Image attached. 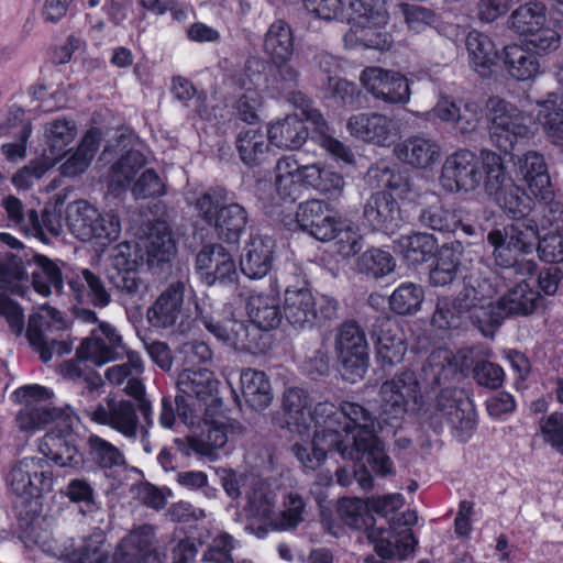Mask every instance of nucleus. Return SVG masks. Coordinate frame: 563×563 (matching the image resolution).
Here are the masks:
<instances>
[{
  "label": "nucleus",
  "mask_w": 563,
  "mask_h": 563,
  "mask_svg": "<svg viewBox=\"0 0 563 563\" xmlns=\"http://www.w3.org/2000/svg\"><path fill=\"white\" fill-rule=\"evenodd\" d=\"M144 247L145 261L150 268L158 267L170 261L176 252V246L166 222L156 221L150 225Z\"/></svg>",
  "instance_id": "e433bc0d"
},
{
  "label": "nucleus",
  "mask_w": 563,
  "mask_h": 563,
  "mask_svg": "<svg viewBox=\"0 0 563 563\" xmlns=\"http://www.w3.org/2000/svg\"><path fill=\"white\" fill-rule=\"evenodd\" d=\"M349 8L351 16L347 21L351 25L368 21L376 24L387 23L389 19L384 0H349Z\"/></svg>",
  "instance_id": "338daca9"
},
{
  "label": "nucleus",
  "mask_w": 563,
  "mask_h": 563,
  "mask_svg": "<svg viewBox=\"0 0 563 563\" xmlns=\"http://www.w3.org/2000/svg\"><path fill=\"white\" fill-rule=\"evenodd\" d=\"M430 427L440 431L448 423L452 434L466 442L477 426V415L473 400L462 389L443 388L424 411Z\"/></svg>",
  "instance_id": "0eeeda50"
},
{
  "label": "nucleus",
  "mask_w": 563,
  "mask_h": 563,
  "mask_svg": "<svg viewBox=\"0 0 563 563\" xmlns=\"http://www.w3.org/2000/svg\"><path fill=\"white\" fill-rule=\"evenodd\" d=\"M179 394L175 398L178 418L185 424H194L208 399H212L218 389L214 374L206 367L186 368L177 378Z\"/></svg>",
  "instance_id": "f8f14e48"
},
{
  "label": "nucleus",
  "mask_w": 563,
  "mask_h": 563,
  "mask_svg": "<svg viewBox=\"0 0 563 563\" xmlns=\"http://www.w3.org/2000/svg\"><path fill=\"white\" fill-rule=\"evenodd\" d=\"M310 394L299 387H290L284 391L282 407L286 428L289 432L309 439L312 426L317 429L333 430L343 428V431L352 430V427L372 426L374 418L362 405L353 401H342L339 407L329 401L317 404L311 409Z\"/></svg>",
  "instance_id": "7ed1b4c3"
},
{
  "label": "nucleus",
  "mask_w": 563,
  "mask_h": 563,
  "mask_svg": "<svg viewBox=\"0 0 563 563\" xmlns=\"http://www.w3.org/2000/svg\"><path fill=\"white\" fill-rule=\"evenodd\" d=\"M221 485L232 499L244 497V511L249 517L267 525L276 505V494L267 481L254 474L223 471L220 475Z\"/></svg>",
  "instance_id": "1a4fd4ad"
},
{
  "label": "nucleus",
  "mask_w": 563,
  "mask_h": 563,
  "mask_svg": "<svg viewBox=\"0 0 563 563\" xmlns=\"http://www.w3.org/2000/svg\"><path fill=\"white\" fill-rule=\"evenodd\" d=\"M128 361L108 367L104 372L106 380L113 386L124 385V393L139 400V409L147 426L153 424L151 402L144 399L145 388L141 380L144 373V363L141 355L135 351L126 350L124 353Z\"/></svg>",
  "instance_id": "412c9836"
},
{
  "label": "nucleus",
  "mask_w": 563,
  "mask_h": 563,
  "mask_svg": "<svg viewBox=\"0 0 563 563\" xmlns=\"http://www.w3.org/2000/svg\"><path fill=\"white\" fill-rule=\"evenodd\" d=\"M486 111L490 141L500 151H512L519 140L532 133L528 115L509 101L492 97Z\"/></svg>",
  "instance_id": "9b49d317"
},
{
  "label": "nucleus",
  "mask_w": 563,
  "mask_h": 563,
  "mask_svg": "<svg viewBox=\"0 0 563 563\" xmlns=\"http://www.w3.org/2000/svg\"><path fill=\"white\" fill-rule=\"evenodd\" d=\"M36 268L32 272V285L36 292L48 296L54 289L59 292L63 288V278L57 265L43 255L34 256Z\"/></svg>",
  "instance_id": "13d9d810"
},
{
  "label": "nucleus",
  "mask_w": 563,
  "mask_h": 563,
  "mask_svg": "<svg viewBox=\"0 0 563 563\" xmlns=\"http://www.w3.org/2000/svg\"><path fill=\"white\" fill-rule=\"evenodd\" d=\"M399 161L415 168H427L437 163L441 147L437 141L424 136H410L395 147Z\"/></svg>",
  "instance_id": "f704fd0d"
},
{
  "label": "nucleus",
  "mask_w": 563,
  "mask_h": 563,
  "mask_svg": "<svg viewBox=\"0 0 563 563\" xmlns=\"http://www.w3.org/2000/svg\"><path fill=\"white\" fill-rule=\"evenodd\" d=\"M63 494L74 504L79 505L84 516L99 511L101 504L92 485L85 478H73L68 482Z\"/></svg>",
  "instance_id": "680f3d73"
},
{
  "label": "nucleus",
  "mask_w": 563,
  "mask_h": 563,
  "mask_svg": "<svg viewBox=\"0 0 563 563\" xmlns=\"http://www.w3.org/2000/svg\"><path fill=\"white\" fill-rule=\"evenodd\" d=\"M457 372V364L450 351L439 349L433 351L421 366L418 380L422 387H435L450 380Z\"/></svg>",
  "instance_id": "79ce46f5"
},
{
  "label": "nucleus",
  "mask_w": 563,
  "mask_h": 563,
  "mask_svg": "<svg viewBox=\"0 0 563 563\" xmlns=\"http://www.w3.org/2000/svg\"><path fill=\"white\" fill-rule=\"evenodd\" d=\"M85 413L95 423L107 426L130 440H135L140 431L147 433L140 424L135 405L125 399L107 397L97 406L86 408Z\"/></svg>",
  "instance_id": "6ab92c4d"
},
{
  "label": "nucleus",
  "mask_w": 563,
  "mask_h": 563,
  "mask_svg": "<svg viewBox=\"0 0 563 563\" xmlns=\"http://www.w3.org/2000/svg\"><path fill=\"white\" fill-rule=\"evenodd\" d=\"M540 299V294L522 279L495 301V325H499L508 316L532 313Z\"/></svg>",
  "instance_id": "2f4dec72"
},
{
  "label": "nucleus",
  "mask_w": 563,
  "mask_h": 563,
  "mask_svg": "<svg viewBox=\"0 0 563 563\" xmlns=\"http://www.w3.org/2000/svg\"><path fill=\"white\" fill-rule=\"evenodd\" d=\"M264 52L273 63L289 62L294 53L290 26L284 20L273 22L264 38Z\"/></svg>",
  "instance_id": "8fccbe9b"
},
{
  "label": "nucleus",
  "mask_w": 563,
  "mask_h": 563,
  "mask_svg": "<svg viewBox=\"0 0 563 563\" xmlns=\"http://www.w3.org/2000/svg\"><path fill=\"white\" fill-rule=\"evenodd\" d=\"M288 272L282 273L280 282L286 286L283 300V316L286 322L295 330H308L335 318L338 302L328 296L316 297L306 287H292L289 284V275L299 276V269L295 264L287 267Z\"/></svg>",
  "instance_id": "423d86ee"
},
{
  "label": "nucleus",
  "mask_w": 563,
  "mask_h": 563,
  "mask_svg": "<svg viewBox=\"0 0 563 563\" xmlns=\"http://www.w3.org/2000/svg\"><path fill=\"white\" fill-rule=\"evenodd\" d=\"M387 23H353L344 35L345 45L349 47L363 46L365 48L388 49L393 40L389 33L384 31Z\"/></svg>",
  "instance_id": "de8ad7c7"
},
{
  "label": "nucleus",
  "mask_w": 563,
  "mask_h": 563,
  "mask_svg": "<svg viewBox=\"0 0 563 563\" xmlns=\"http://www.w3.org/2000/svg\"><path fill=\"white\" fill-rule=\"evenodd\" d=\"M15 397L24 402L19 410L15 421L18 428L24 432H35L53 424L54 430L58 427L71 428L77 419L70 407H49L45 400L51 398L52 393L40 385L24 386L14 391Z\"/></svg>",
  "instance_id": "6e6552de"
},
{
  "label": "nucleus",
  "mask_w": 563,
  "mask_h": 563,
  "mask_svg": "<svg viewBox=\"0 0 563 563\" xmlns=\"http://www.w3.org/2000/svg\"><path fill=\"white\" fill-rule=\"evenodd\" d=\"M504 64L509 76L516 80H530L540 73V63L536 54L517 44L504 48Z\"/></svg>",
  "instance_id": "09e8293b"
},
{
  "label": "nucleus",
  "mask_w": 563,
  "mask_h": 563,
  "mask_svg": "<svg viewBox=\"0 0 563 563\" xmlns=\"http://www.w3.org/2000/svg\"><path fill=\"white\" fill-rule=\"evenodd\" d=\"M109 280L124 297L128 296L133 302L143 300L148 290L147 284L137 275L135 269L110 272Z\"/></svg>",
  "instance_id": "774afa93"
},
{
  "label": "nucleus",
  "mask_w": 563,
  "mask_h": 563,
  "mask_svg": "<svg viewBox=\"0 0 563 563\" xmlns=\"http://www.w3.org/2000/svg\"><path fill=\"white\" fill-rule=\"evenodd\" d=\"M466 49L471 67L482 77L488 76L498 58L492 38L477 30H472L466 36Z\"/></svg>",
  "instance_id": "c03bdc74"
},
{
  "label": "nucleus",
  "mask_w": 563,
  "mask_h": 563,
  "mask_svg": "<svg viewBox=\"0 0 563 563\" xmlns=\"http://www.w3.org/2000/svg\"><path fill=\"white\" fill-rule=\"evenodd\" d=\"M70 429L58 427L56 430L46 432L38 450L43 455L42 457L49 459L58 466L80 471L84 468L85 459L84 454L69 439Z\"/></svg>",
  "instance_id": "cd10ccee"
},
{
  "label": "nucleus",
  "mask_w": 563,
  "mask_h": 563,
  "mask_svg": "<svg viewBox=\"0 0 563 563\" xmlns=\"http://www.w3.org/2000/svg\"><path fill=\"white\" fill-rule=\"evenodd\" d=\"M488 195L495 197L499 207L514 220L527 219L534 206L525 189L512 184L509 177L498 192Z\"/></svg>",
  "instance_id": "3c124183"
},
{
  "label": "nucleus",
  "mask_w": 563,
  "mask_h": 563,
  "mask_svg": "<svg viewBox=\"0 0 563 563\" xmlns=\"http://www.w3.org/2000/svg\"><path fill=\"white\" fill-rule=\"evenodd\" d=\"M435 247L434 238L428 233L402 235L396 242V251L411 266L422 264L431 258Z\"/></svg>",
  "instance_id": "864d4df0"
},
{
  "label": "nucleus",
  "mask_w": 563,
  "mask_h": 563,
  "mask_svg": "<svg viewBox=\"0 0 563 563\" xmlns=\"http://www.w3.org/2000/svg\"><path fill=\"white\" fill-rule=\"evenodd\" d=\"M40 522L31 523L30 537L51 556L69 563H159L154 549V530L142 526L129 533L119 544L113 556L104 533L98 529L84 539L79 548L60 545L47 531L36 532Z\"/></svg>",
  "instance_id": "f03ea898"
},
{
  "label": "nucleus",
  "mask_w": 563,
  "mask_h": 563,
  "mask_svg": "<svg viewBox=\"0 0 563 563\" xmlns=\"http://www.w3.org/2000/svg\"><path fill=\"white\" fill-rule=\"evenodd\" d=\"M1 206L5 210L8 220L14 225L30 234L43 232L37 212L34 209H30L25 212L22 201L16 197L12 195L4 197Z\"/></svg>",
  "instance_id": "0e129e2a"
},
{
  "label": "nucleus",
  "mask_w": 563,
  "mask_h": 563,
  "mask_svg": "<svg viewBox=\"0 0 563 563\" xmlns=\"http://www.w3.org/2000/svg\"><path fill=\"white\" fill-rule=\"evenodd\" d=\"M311 187L328 199L342 197L345 181L341 174L317 164L301 165L294 155L282 156L274 168V186L277 200L274 206L294 203L300 196L301 186Z\"/></svg>",
  "instance_id": "39448f33"
},
{
  "label": "nucleus",
  "mask_w": 563,
  "mask_h": 563,
  "mask_svg": "<svg viewBox=\"0 0 563 563\" xmlns=\"http://www.w3.org/2000/svg\"><path fill=\"white\" fill-rule=\"evenodd\" d=\"M69 286L78 300H82L87 296L95 307L104 308L111 301L110 292L101 278L89 269H82L80 274L71 278Z\"/></svg>",
  "instance_id": "5fc2aeb1"
},
{
  "label": "nucleus",
  "mask_w": 563,
  "mask_h": 563,
  "mask_svg": "<svg viewBox=\"0 0 563 563\" xmlns=\"http://www.w3.org/2000/svg\"><path fill=\"white\" fill-rule=\"evenodd\" d=\"M424 299V291L421 286L406 282L400 284L389 296L390 309L399 316L416 313Z\"/></svg>",
  "instance_id": "052dcab7"
},
{
  "label": "nucleus",
  "mask_w": 563,
  "mask_h": 563,
  "mask_svg": "<svg viewBox=\"0 0 563 563\" xmlns=\"http://www.w3.org/2000/svg\"><path fill=\"white\" fill-rule=\"evenodd\" d=\"M242 397L254 410H264L273 400V389L267 375L257 369L244 368L240 374Z\"/></svg>",
  "instance_id": "ea45409f"
},
{
  "label": "nucleus",
  "mask_w": 563,
  "mask_h": 563,
  "mask_svg": "<svg viewBox=\"0 0 563 563\" xmlns=\"http://www.w3.org/2000/svg\"><path fill=\"white\" fill-rule=\"evenodd\" d=\"M547 22V7L540 1H530L514 10L508 19L511 30L528 35L540 31Z\"/></svg>",
  "instance_id": "603ef678"
},
{
  "label": "nucleus",
  "mask_w": 563,
  "mask_h": 563,
  "mask_svg": "<svg viewBox=\"0 0 563 563\" xmlns=\"http://www.w3.org/2000/svg\"><path fill=\"white\" fill-rule=\"evenodd\" d=\"M196 268L208 285H231L239 278L232 254L219 243L207 244L199 251Z\"/></svg>",
  "instance_id": "5701e85b"
},
{
  "label": "nucleus",
  "mask_w": 563,
  "mask_h": 563,
  "mask_svg": "<svg viewBox=\"0 0 563 563\" xmlns=\"http://www.w3.org/2000/svg\"><path fill=\"white\" fill-rule=\"evenodd\" d=\"M8 484L25 503L53 490L54 475L49 462L42 456L24 457L13 465Z\"/></svg>",
  "instance_id": "f3484780"
},
{
  "label": "nucleus",
  "mask_w": 563,
  "mask_h": 563,
  "mask_svg": "<svg viewBox=\"0 0 563 563\" xmlns=\"http://www.w3.org/2000/svg\"><path fill=\"white\" fill-rule=\"evenodd\" d=\"M306 119L313 125V139L316 143L323 148L333 159L344 164L352 165L355 163V156L352 150L343 142L333 137L330 128L317 109H308L303 111Z\"/></svg>",
  "instance_id": "c9c22d12"
},
{
  "label": "nucleus",
  "mask_w": 563,
  "mask_h": 563,
  "mask_svg": "<svg viewBox=\"0 0 563 563\" xmlns=\"http://www.w3.org/2000/svg\"><path fill=\"white\" fill-rule=\"evenodd\" d=\"M246 310L252 323L264 331L277 328L284 318L275 295L251 292Z\"/></svg>",
  "instance_id": "a19ab883"
},
{
  "label": "nucleus",
  "mask_w": 563,
  "mask_h": 563,
  "mask_svg": "<svg viewBox=\"0 0 563 563\" xmlns=\"http://www.w3.org/2000/svg\"><path fill=\"white\" fill-rule=\"evenodd\" d=\"M185 282L177 280L167 288L148 307L146 318L154 328L167 329L176 324L185 314Z\"/></svg>",
  "instance_id": "bb28decb"
},
{
  "label": "nucleus",
  "mask_w": 563,
  "mask_h": 563,
  "mask_svg": "<svg viewBox=\"0 0 563 563\" xmlns=\"http://www.w3.org/2000/svg\"><path fill=\"white\" fill-rule=\"evenodd\" d=\"M299 227L319 241L334 236L338 220L331 214L329 203L320 199L301 202L296 212Z\"/></svg>",
  "instance_id": "c756f323"
},
{
  "label": "nucleus",
  "mask_w": 563,
  "mask_h": 563,
  "mask_svg": "<svg viewBox=\"0 0 563 563\" xmlns=\"http://www.w3.org/2000/svg\"><path fill=\"white\" fill-rule=\"evenodd\" d=\"M86 450L89 461L104 473L126 468V457L121 449L98 434L87 438Z\"/></svg>",
  "instance_id": "37998d69"
},
{
  "label": "nucleus",
  "mask_w": 563,
  "mask_h": 563,
  "mask_svg": "<svg viewBox=\"0 0 563 563\" xmlns=\"http://www.w3.org/2000/svg\"><path fill=\"white\" fill-rule=\"evenodd\" d=\"M66 327V320L62 313L49 306L40 307L30 317L26 338L43 362L51 361L55 353L59 356L70 353L71 345L69 343L51 336L54 332L63 331Z\"/></svg>",
  "instance_id": "2eb2a0df"
},
{
  "label": "nucleus",
  "mask_w": 563,
  "mask_h": 563,
  "mask_svg": "<svg viewBox=\"0 0 563 563\" xmlns=\"http://www.w3.org/2000/svg\"><path fill=\"white\" fill-rule=\"evenodd\" d=\"M422 225L442 233H452L462 222L454 209L438 201L423 209L419 216Z\"/></svg>",
  "instance_id": "bf43d9fd"
},
{
  "label": "nucleus",
  "mask_w": 563,
  "mask_h": 563,
  "mask_svg": "<svg viewBox=\"0 0 563 563\" xmlns=\"http://www.w3.org/2000/svg\"><path fill=\"white\" fill-rule=\"evenodd\" d=\"M435 118L452 124L461 134L474 132L482 119L481 107L475 101L454 100L442 97L432 109Z\"/></svg>",
  "instance_id": "c85d7f7f"
},
{
  "label": "nucleus",
  "mask_w": 563,
  "mask_h": 563,
  "mask_svg": "<svg viewBox=\"0 0 563 563\" xmlns=\"http://www.w3.org/2000/svg\"><path fill=\"white\" fill-rule=\"evenodd\" d=\"M375 356L383 366L399 364L407 352V339L398 322L391 318H379L373 327Z\"/></svg>",
  "instance_id": "b1692460"
},
{
  "label": "nucleus",
  "mask_w": 563,
  "mask_h": 563,
  "mask_svg": "<svg viewBox=\"0 0 563 563\" xmlns=\"http://www.w3.org/2000/svg\"><path fill=\"white\" fill-rule=\"evenodd\" d=\"M539 239L538 225L533 220L523 219L494 229L487 234V242L493 246V256L497 266L515 263V254H529L534 250Z\"/></svg>",
  "instance_id": "4468645a"
},
{
  "label": "nucleus",
  "mask_w": 563,
  "mask_h": 563,
  "mask_svg": "<svg viewBox=\"0 0 563 563\" xmlns=\"http://www.w3.org/2000/svg\"><path fill=\"white\" fill-rule=\"evenodd\" d=\"M144 155L139 151H129L111 168L109 187L112 192L125 190L136 173L145 165Z\"/></svg>",
  "instance_id": "4d7b16f0"
},
{
  "label": "nucleus",
  "mask_w": 563,
  "mask_h": 563,
  "mask_svg": "<svg viewBox=\"0 0 563 563\" xmlns=\"http://www.w3.org/2000/svg\"><path fill=\"white\" fill-rule=\"evenodd\" d=\"M334 449L343 459L351 461L366 460L372 471L379 476H390L395 473L394 464L386 454L383 443L376 437L375 422L372 426L320 429L314 432L311 441L296 442L292 452L300 464L314 471L325 461L327 451Z\"/></svg>",
  "instance_id": "f257e3e1"
},
{
  "label": "nucleus",
  "mask_w": 563,
  "mask_h": 563,
  "mask_svg": "<svg viewBox=\"0 0 563 563\" xmlns=\"http://www.w3.org/2000/svg\"><path fill=\"white\" fill-rule=\"evenodd\" d=\"M379 396L380 416L385 422L393 424L404 418L410 401L415 405L420 402V382L415 372L405 369L382 384Z\"/></svg>",
  "instance_id": "a211bd4d"
},
{
  "label": "nucleus",
  "mask_w": 563,
  "mask_h": 563,
  "mask_svg": "<svg viewBox=\"0 0 563 563\" xmlns=\"http://www.w3.org/2000/svg\"><path fill=\"white\" fill-rule=\"evenodd\" d=\"M360 80L375 98L388 103H406L410 98L408 80L399 73L379 67L365 68Z\"/></svg>",
  "instance_id": "393cba45"
},
{
  "label": "nucleus",
  "mask_w": 563,
  "mask_h": 563,
  "mask_svg": "<svg viewBox=\"0 0 563 563\" xmlns=\"http://www.w3.org/2000/svg\"><path fill=\"white\" fill-rule=\"evenodd\" d=\"M67 224L77 239L96 240L102 245L118 240L121 233V220L113 210L100 213L86 200L68 205Z\"/></svg>",
  "instance_id": "9d476101"
},
{
  "label": "nucleus",
  "mask_w": 563,
  "mask_h": 563,
  "mask_svg": "<svg viewBox=\"0 0 563 563\" xmlns=\"http://www.w3.org/2000/svg\"><path fill=\"white\" fill-rule=\"evenodd\" d=\"M335 346L345 379L360 380L368 367V345L363 330L354 322H345L339 329Z\"/></svg>",
  "instance_id": "aec40b11"
},
{
  "label": "nucleus",
  "mask_w": 563,
  "mask_h": 563,
  "mask_svg": "<svg viewBox=\"0 0 563 563\" xmlns=\"http://www.w3.org/2000/svg\"><path fill=\"white\" fill-rule=\"evenodd\" d=\"M395 268L391 254L380 249H369L357 260V271L373 278H380Z\"/></svg>",
  "instance_id": "69168bd1"
},
{
  "label": "nucleus",
  "mask_w": 563,
  "mask_h": 563,
  "mask_svg": "<svg viewBox=\"0 0 563 563\" xmlns=\"http://www.w3.org/2000/svg\"><path fill=\"white\" fill-rule=\"evenodd\" d=\"M236 148L241 161L249 166L261 163L268 145L265 143L264 135L257 129H246L241 131L236 139Z\"/></svg>",
  "instance_id": "e2e57ef3"
},
{
  "label": "nucleus",
  "mask_w": 563,
  "mask_h": 563,
  "mask_svg": "<svg viewBox=\"0 0 563 563\" xmlns=\"http://www.w3.org/2000/svg\"><path fill=\"white\" fill-rule=\"evenodd\" d=\"M126 350L123 338L117 328L108 322H100L80 343L77 355L79 358H86L100 366L122 358Z\"/></svg>",
  "instance_id": "4be33fe9"
},
{
  "label": "nucleus",
  "mask_w": 563,
  "mask_h": 563,
  "mask_svg": "<svg viewBox=\"0 0 563 563\" xmlns=\"http://www.w3.org/2000/svg\"><path fill=\"white\" fill-rule=\"evenodd\" d=\"M508 175L500 155L481 151L479 156L470 150H459L449 155L439 178L441 187L451 194L472 192L482 185L486 194L500 190Z\"/></svg>",
  "instance_id": "20e7f679"
},
{
  "label": "nucleus",
  "mask_w": 563,
  "mask_h": 563,
  "mask_svg": "<svg viewBox=\"0 0 563 563\" xmlns=\"http://www.w3.org/2000/svg\"><path fill=\"white\" fill-rule=\"evenodd\" d=\"M346 130L353 137L378 146H389L397 135L393 119L377 112H361L350 117Z\"/></svg>",
  "instance_id": "a878e982"
},
{
  "label": "nucleus",
  "mask_w": 563,
  "mask_h": 563,
  "mask_svg": "<svg viewBox=\"0 0 563 563\" xmlns=\"http://www.w3.org/2000/svg\"><path fill=\"white\" fill-rule=\"evenodd\" d=\"M247 220V211L242 205L227 202L219 209L213 224L220 240L236 243L245 230Z\"/></svg>",
  "instance_id": "49530a36"
},
{
  "label": "nucleus",
  "mask_w": 563,
  "mask_h": 563,
  "mask_svg": "<svg viewBox=\"0 0 563 563\" xmlns=\"http://www.w3.org/2000/svg\"><path fill=\"white\" fill-rule=\"evenodd\" d=\"M27 283V273L20 257L11 254L0 257V316L16 334L23 330L24 316L20 306L8 296V292L23 296Z\"/></svg>",
  "instance_id": "dca6fc26"
},
{
  "label": "nucleus",
  "mask_w": 563,
  "mask_h": 563,
  "mask_svg": "<svg viewBox=\"0 0 563 563\" xmlns=\"http://www.w3.org/2000/svg\"><path fill=\"white\" fill-rule=\"evenodd\" d=\"M540 108L537 121L542 126L551 143L563 145V96L548 93L543 100H538Z\"/></svg>",
  "instance_id": "a18cd8bd"
},
{
  "label": "nucleus",
  "mask_w": 563,
  "mask_h": 563,
  "mask_svg": "<svg viewBox=\"0 0 563 563\" xmlns=\"http://www.w3.org/2000/svg\"><path fill=\"white\" fill-rule=\"evenodd\" d=\"M306 512V501L297 493H290L283 501V509L271 515L266 526L256 530L257 538H264L268 530L288 531L296 529L302 521Z\"/></svg>",
  "instance_id": "58836bf2"
},
{
  "label": "nucleus",
  "mask_w": 563,
  "mask_h": 563,
  "mask_svg": "<svg viewBox=\"0 0 563 563\" xmlns=\"http://www.w3.org/2000/svg\"><path fill=\"white\" fill-rule=\"evenodd\" d=\"M363 220L373 230H394L400 222L399 205L390 194L375 192L364 205Z\"/></svg>",
  "instance_id": "72a5a7b5"
},
{
  "label": "nucleus",
  "mask_w": 563,
  "mask_h": 563,
  "mask_svg": "<svg viewBox=\"0 0 563 563\" xmlns=\"http://www.w3.org/2000/svg\"><path fill=\"white\" fill-rule=\"evenodd\" d=\"M498 294V277H465L463 288L454 298L468 322L479 330L495 325V301Z\"/></svg>",
  "instance_id": "ddd939ff"
},
{
  "label": "nucleus",
  "mask_w": 563,
  "mask_h": 563,
  "mask_svg": "<svg viewBox=\"0 0 563 563\" xmlns=\"http://www.w3.org/2000/svg\"><path fill=\"white\" fill-rule=\"evenodd\" d=\"M267 137L280 150H298L308 137V130L298 115H287L268 125Z\"/></svg>",
  "instance_id": "4c0bfd02"
},
{
  "label": "nucleus",
  "mask_w": 563,
  "mask_h": 563,
  "mask_svg": "<svg viewBox=\"0 0 563 563\" xmlns=\"http://www.w3.org/2000/svg\"><path fill=\"white\" fill-rule=\"evenodd\" d=\"M100 134L97 130L88 131L80 144L60 165V173L67 177H75L87 169L99 148Z\"/></svg>",
  "instance_id": "6e6d98bb"
},
{
  "label": "nucleus",
  "mask_w": 563,
  "mask_h": 563,
  "mask_svg": "<svg viewBox=\"0 0 563 563\" xmlns=\"http://www.w3.org/2000/svg\"><path fill=\"white\" fill-rule=\"evenodd\" d=\"M275 241L269 236L251 235L241 255L242 273L252 279L265 277L275 261Z\"/></svg>",
  "instance_id": "7c9ffc66"
},
{
  "label": "nucleus",
  "mask_w": 563,
  "mask_h": 563,
  "mask_svg": "<svg viewBox=\"0 0 563 563\" xmlns=\"http://www.w3.org/2000/svg\"><path fill=\"white\" fill-rule=\"evenodd\" d=\"M518 166L532 195L542 201L551 200L553 189L544 156L537 151H528L518 159Z\"/></svg>",
  "instance_id": "473e14b6"
}]
</instances>
